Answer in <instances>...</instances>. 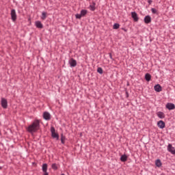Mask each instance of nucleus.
<instances>
[{"label":"nucleus","instance_id":"obj_1","mask_svg":"<svg viewBox=\"0 0 175 175\" xmlns=\"http://www.w3.org/2000/svg\"><path fill=\"white\" fill-rule=\"evenodd\" d=\"M39 129H40V120L36 119L33 120L31 124L29 125L27 131L29 133H36Z\"/></svg>","mask_w":175,"mask_h":175},{"label":"nucleus","instance_id":"obj_2","mask_svg":"<svg viewBox=\"0 0 175 175\" xmlns=\"http://www.w3.org/2000/svg\"><path fill=\"white\" fill-rule=\"evenodd\" d=\"M51 136L53 139H57V140L59 139V135L55 133V128H54V126L51 127Z\"/></svg>","mask_w":175,"mask_h":175},{"label":"nucleus","instance_id":"obj_3","mask_svg":"<svg viewBox=\"0 0 175 175\" xmlns=\"http://www.w3.org/2000/svg\"><path fill=\"white\" fill-rule=\"evenodd\" d=\"M167 150L168 152H170L171 154H172V155H175V148H174V147H173L172 144H168V146L167 147Z\"/></svg>","mask_w":175,"mask_h":175},{"label":"nucleus","instance_id":"obj_4","mask_svg":"<svg viewBox=\"0 0 175 175\" xmlns=\"http://www.w3.org/2000/svg\"><path fill=\"white\" fill-rule=\"evenodd\" d=\"M1 105L3 109H8V100L5 98H1Z\"/></svg>","mask_w":175,"mask_h":175},{"label":"nucleus","instance_id":"obj_5","mask_svg":"<svg viewBox=\"0 0 175 175\" xmlns=\"http://www.w3.org/2000/svg\"><path fill=\"white\" fill-rule=\"evenodd\" d=\"M69 64L71 68H75V66H77V62L76 61V59L71 58L69 60Z\"/></svg>","mask_w":175,"mask_h":175},{"label":"nucleus","instance_id":"obj_6","mask_svg":"<svg viewBox=\"0 0 175 175\" xmlns=\"http://www.w3.org/2000/svg\"><path fill=\"white\" fill-rule=\"evenodd\" d=\"M11 18L12 21L17 20V14H16V10L13 9L11 10Z\"/></svg>","mask_w":175,"mask_h":175},{"label":"nucleus","instance_id":"obj_7","mask_svg":"<svg viewBox=\"0 0 175 175\" xmlns=\"http://www.w3.org/2000/svg\"><path fill=\"white\" fill-rule=\"evenodd\" d=\"M43 118L46 120V121H50V120H51V115H50V113L45 111L43 113Z\"/></svg>","mask_w":175,"mask_h":175},{"label":"nucleus","instance_id":"obj_8","mask_svg":"<svg viewBox=\"0 0 175 175\" xmlns=\"http://www.w3.org/2000/svg\"><path fill=\"white\" fill-rule=\"evenodd\" d=\"M131 17L135 23L139 21V16H137V13H136V12H131Z\"/></svg>","mask_w":175,"mask_h":175},{"label":"nucleus","instance_id":"obj_9","mask_svg":"<svg viewBox=\"0 0 175 175\" xmlns=\"http://www.w3.org/2000/svg\"><path fill=\"white\" fill-rule=\"evenodd\" d=\"M166 109H167L168 110H174L175 109V105L174 104L172 103H167L165 105Z\"/></svg>","mask_w":175,"mask_h":175},{"label":"nucleus","instance_id":"obj_10","mask_svg":"<svg viewBox=\"0 0 175 175\" xmlns=\"http://www.w3.org/2000/svg\"><path fill=\"white\" fill-rule=\"evenodd\" d=\"M157 126L160 128V129H163V128L166 126V124H165V122H163V120H159L157 122Z\"/></svg>","mask_w":175,"mask_h":175},{"label":"nucleus","instance_id":"obj_11","mask_svg":"<svg viewBox=\"0 0 175 175\" xmlns=\"http://www.w3.org/2000/svg\"><path fill=\"white\" fill-rule=\"evenodd\" d=\"M144 21L145 24H150L151 23V16L150 15H147L144 17Z\"/></svg>","mask_w":175,"mask_h":175},{"label":"nucleus","instance_id":"obj_12","mask_svg":"<svg viewBox=\"0 0 175 175\" xmlns=\"http://www.w3.org/2000/svg\"><path fill=\"white\" fill-rule=\"evenodd\" d=\"M154 90L156 91V92H161V91H162V86H161L159 84H157L154 86Z\"/></svg>","mask_w":175,"mask_h":175},{"label":"nucleus","instance_id":"obj_13","mask_svg":"<svg viewBox=\"0 0 175 175\" xmlns=\"http://www.w3.org/2000/svg\"><path fill=\"white\" fill-rule=\"evenodd\" d=\"M35 25L36 28H39L40 29H42V28H43V24H42V22L39 21H36Z\"/></svg>","mask_w":175,"mask_h":175},{"label":"nucleus","instance_id":"obj_14","mask_svg":"<svg viewBox=\"0 0 175 175\" xmlns=\"http://www.w3.org/2000/svg\"><path fill=\"white\" fill-rule=\"evenodd\" d=\"M95 6H96V3H95L94 1H92V5H90V9L92 12H95V9H96Z\"/></svg>","mask_w":175,"mask_h":175},{"label":"nucleus","instance_id":"obj_15","mask_svg":"<svg viewBox=\"0 0 175 175\" xmlns=\"http://www.w3.org/2000/svg\"><path fill=\"white\" fill-rule=\"evenodd\" d=\"M120 161L121 162H126L128 161V156L126 154H122L120 157Z\"/></svg>","mask_w":175,"mask_h":175},{"label":"nucleus","instance_id":"obj_16","mask_svg":"<svg viewBox=\"0 0 175 175\" xmlns=\"http://www.w3.org/2000/svg\"><path fill=\"white\" fill-rule=\"evenodd\" d=\"M157 117H159V118H161V119L165 118V113L162 111L157 112Z\"/></svg>","mask_w":175,"mask_h":175},{"label":"nucleus","instance_id":"obj_17","mask_svg":"<svg viewBox=\"0 0 175 175\" xmlns=\"http://www.w3.org/2000/svg\"><path fill=\"white\" fill-rule=\"evenodd\" d=\"M155 165L157 166V167H161V166H162V162L161 161V159H157L155 161Z\"/></svg>","mask_w":175,"mask_h":175},{"label":"nucleus","instance_id":"obj_18","mask_svg":"<svg viewBox=\"0 0 175 175\" xmlns=\"http://www.w3.org/2000/svg\"><path fill=\"white\" fill-rule=\"evenodd\" d=\"M145 79L146 80V81H150L151 80V75L146 73L145 75Z\"/></svg>","mask_w":175,"mask_h":175},{"label":"nucleus","instance_id":"obj_19","mask_svg":"<svg viewBox=\"0 0 175 175\" xmlns=\"http://www.w3.org/2000/svg\"><path fill=\"white\" fill-rule=\"evenodd\" d=\"M42 172L44 173L47 172V163L42 164Z\"/></svg>","mask_w":175,"mask_h":175},{"label":"nucleus","instance_id":"obj_20","mask_svg":"<svg viewBox=\"0 0 175 175\" xmlns=\"http://www.w3.org/2000/svg\"><path fill=\"white\" fill-rule=\"evenodd\" d=\"M66 137L65 136H64V134L61 135V143L62 144H65V140H66Z\"/></svg>","mask_w":175,"mask_h":175},{"label":"nucleus","instance_id":"obj_21","mask_svg":"<svg viewBox=\"0 0 175 175\" xmlns=\"http://www.w3.org/2000/svg\"><path fill=\"white\" fill-rule=\"evenodd\" d=\"M87 13H88L87 10H81V16H82V17L85 16Z\"/></svg>","mask_w":175,"mask_h":175},{"label":"nucleus","instance_id":"obj_22","mask_svg":"<svg viewBox=\"0 0 175 175\" xmlns=\"http://www.w3.org/2000/svg\"><path fill=\"white\" fill-rule=\"evenodd\" d=\"M51 167L53 170H58V165L57 163H53Z\"/></svg>","mask_w":175,"mask_h":175},{"label":"nucleus","instance_id":"obj_23","mask_svg":"<svg viewBox=\"0 0 175 175\" xmlns=\"http://www.w3.org/2000/svg\"><path fill=\"white\" fill-rule=\"evenodd\" d=\"M46 18H47V14L45 12H43L42 13V16H41L42 20H44Z\"/></svg>","mask_w":175,"mask_h":175},{"label":"nucleus","instance_id":"obj_24","mask_svg":"<svg viewBox=\"0 0 175 175\" xmlns=\"http://www.w3.org/2000/svg\"><path fill=\"white\" fill-rule=\"evenodd\" d=\"M120 28V24L119 23H115L113 26V29H118Z\"/></svg>","mask_w":175,"mask_h":175},{"label":"nucleus","instance_id":"obj_25","mask_svg":"<svg viewBox=\"0 0 175 175\" xmlns=\"http://www.w3.org/2000/svg\"><path fill=\"white\" fill-rule=\"evenodd\" d=\"M97 72H98V73H100V75H102L103 73V69H102V68H100V67H98L97 68Z\"/></svg>","mask_w":175,"mask_h":175},{"label":"nucleus","instance_id":"obj_26","mask_svg":"<svg viewBox=\"0 0 175 175\" xmlns=\"http://www.w3.org/2000/svg\"><path fill=\"white\" fill-rule=\"evenodd\" d=\"M151 12L152 14H157L158 13V11L155 8H151Z\"/></svg>","mask_w":175,"mask_h":175},{"label":"nucleus","instance_id":"obj_27","mask_svg":"<svg viewBox=\"0 0 175 175\" xmlns=\"http://www.w3.org/2000/svg\"><path fill=\"white\" fill-rule=\"evenodd\" d=\"M75 17H76V18L80 20V18H81L83 16H82V15L81 14H77L75 15Z\"/></svg>","mask_w":175,"mask_h":175},{"label":"nucleus","instance_id":"obj_28","mask_svg":"<svg viewBox=\"0 0 175 175\" xmlns=\"http://www.w3.org/2000/svg\"><path fill=\"white\" fill-rule=\"evenodd\" d=\"M148 3L151 5V3H152V0H148Z\"/></svg>","mask_w":175,"mask_h":175},{"label":"nucleus","instance_id":"obj_29","mask_svg":"<svg viewBox=\"0 0 175 175\" xmlns=\"http://www.w3.org/2000/svg\"><path fill=\"white\" fill-rule=\"evenodd\" d=\"M109 57L111 58V59H113V55H111V53H109Z\"/></svg>","mask_w":175,"mask_h":175},{"label":"nucleus","instance_id":"obj_30","mask_svg":"<svg viewBox=\"0 0 175 175\" xmlns=\"http://www.w3.org/2000/svg\"><path fill=\"white\" fill-rule=\"evenodd\" d=\"M122 29L123 31H124L125 32H126V29L125 28H122Z\"/></svg>","mask_w":175,"mask_h":175},{"label":"nucleus","instance_id":"obj_31","mask_svg":"<svg viewBox=\"0 0 175 175\" xmlns=\"http://www.w3.org/2000/svg\"><path fill=\"white\" fill-rule=\"evenodd\" d=\"M44 175H49V172H44Z\"/></svg>","mask_w":175,"mask_h":175},{"label":"nucleus","instance_id":"obj_32","mask_svg":"<svg viewBox=\"0 0 175 175\" xmlns=\"http://www.w3.org/2000/svg\"><path fill=\"white\" fill-rule=\"evenodd\" d=\"M0 170H2V167L1 166H0Z\"/></svg>","mask_w":175,"mask_h":175},{"label":"nucleus","instance_id":"obj_33","mask_svg":"<svg viewBox=\"0 0 175 175\" xmlns=\"http://www.w3.org/2000/svg\"><path fill=\"white\" fill-rule=\"evenodd\" d=\"M126 94H128V92H126ZM128 96H128V94H127V98H128Z\"/></svg>","mask_w":175,"mask_h":175}]
</instances>
